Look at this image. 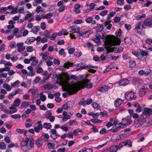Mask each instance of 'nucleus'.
<instances>
[{"mask_svg":"<svg viewBox=\"0 0 152 152\" xmlns=\"http://www.w3.org/2000/svg\"><path fill=\"white\" fill-rule=\"evenodd\" d=\"M57 79L56 83L62 86L64 91H66L69 94H72L77 92L80 89L86 86L87 88H91L92 87L91 83L88 84V81L85 80L81 82H77L71 84L68 83L70 79H74L75 76L74 75H70L66 72H63L61 74H54L53 76Z\"/></svg>","mask_w":152,"mask_h":152,"instance_id":"nucleus-1","label":"nucleus"},{"mask_svg":"<svg viewBox=\"0 0 152 152\" xmlns=\"http://www.w3.org/2000/svg\"><path fill=\"white\" fill-rule=\"evenodd\" d=\"M120 40L116 38L115 36L107 35L104 41L105 48L108 51L116 53L121 52L123 50L122 47L116 48L115 45H119L121 43Z\"/></svg>","mask_w":152,"mask_h":152,"instance_id":"nucleus-2","label":"nucleus"},{"mask_svg":"<svg viewBox=\"0 0 152 152\" xmlns=\"http://www.w3.org/2000/svg\"><path fill=\"white\" fill-rule=\"evenodd\" d=\"M23 145H22V148L27 149V150H31L33 148L34 146V141L32 140H29L28 138L26 139L23 142Z\"/></svg>","mask_w":152,"mask_h":152,"instance_id":"nucleus-3","label":"nucleus"},{"mask_svg":"<svg viewBox=\"0 0 152 152\" xmlns=\"http://www.w3.org/2000/svg\"><path fill=\"white\" fill-rule=\"evenodd\" d=\"M146 122V120L143 115H140L137 118V120L135 121L134 126L136 128L140 126Z\"/></svg>","mask_w":152,"mask_h":152,"instance_id":"nucleus-4","label":"nucleus"},{"mask_svg":"<svg viewBox=\"0 0 152 152\" xmlns=\"http://www.w3.org/2000/svg\"><path fill=\"white\" fill-rule=\"evenodd\" d=\"M81 33L79 34V36H82L84 38L88 37L89 35L91 34V31L90 30H87L86 27L83 26L81 28Z\"/></svg>","mask_w":152,"mask_h":152,"instance_id":"nucleus-5","label":"nucleus"},{"mask_svg":"<svg viewBox=\"0 0 152 152\" xmlns=\"http://www.w3.org/2000/svg\"><path fill=\"white\" fill-rule=\"evenodd\" d=\"M125 98L128 100H130L133 99H135L136 97L134 93L133 92H127L125 94Z\"/></svg>","mask_w":152,"mask_h":152,"instance_id":"nucleus-6","label":"nucleus"},{"mask_svg":"<svg viewBox=\"0 0 152 152\" xmlns=\"http://www.w3.org/2000/svg\"><path fill=\"white\" fill-rule=\"evenodd\" d=\"M151 114H152V109L148 108H145L141 115H143V116H145L146 117H147Z\"/></svg>","mask_w":152,"mask_h":152,"instance_id":"nucleus-7","label":"nucleus"},{"mask_svg":"<svg viewBox=\"0 0 152 152\" xmlns=\"http://www.w3.org/2000/svg\"><path fill=\"white\" fill-rule=\"evenodd\" d=\"M36 124H38L37 126H35L34 127V130L36 133H38L40 131L42 130L43 128V126L41 123V121H38L36 122Z\"/></svg>","mask_w":152,"mask_h":152,"instance_id":"nucleus-8","label":"nucleus"},{"mask_svg":"<svg viewBox=\"0 0 152 152\" xmlns=\"http://www.w3.org/2000/svg\"><path fill=\"white\" fill-rule=\"evenodd\" d=\"M152 25V20L151 18H149L145 21L144 23L142 25V28H146V26H151Z\"/></svg>","mask_w":152,"mask_h":152,"instance_id":"nucleus-9","label":"nucleus"},{"mask_svg":"<svg viewBox=\"0 0 152 152\" xmlns=\"http://www.w3.org/2000/svg\"><path fill=\"white\" fill-rule=\"evenodd\" d=\"M22 32L19 30L18 28H15L13 31L12 34L14 36H16V37L17 38H19L22 37Z\"/></svg>","mask_w":152,"mask_h":152,"instance_id":"nucleus-10","label":"nucleus"},{"mask_svg":"<svg viewBox=\"0 0 152 152\" xmlns=\"http://www.w3.org/2000/svg\"><path fill=\"white\" fill-rule=\"evenodd\" d=\"M17 46L18 48V50L19 52H21L23 51L25 47L24 46V43L23 42H18L17 44Z\"/></svg>","mask_w":152,"mask_h":152,"instance_id":"nucleus-11","label":"nucleus"},{"mask_svg":"<svg viewBox=\"0 0 152 152\" xmlns=\"http://www.w3.org/2000/svg\"><path fill=\"white\" fill-rule=\"evenodd\" d=\"M151 70L150 69H147L145 71L143 70H141L138 72L139 74L140 75H145L146 77L148 75L151 73Z\"/></svg>","mask_w":152,"mask_h":152,"instance_id":"nucleus-12","label":"nucleus"},{"mask_svg":"<svg viewBox=\"0 0 152 152\" xmlns=\"http://www.w3.org/2000/svg\"><path fill=\"white\" fill-rule=\"evenodd\" d=\"M45 117L47 119H49L51 122H53L55 119L54 116L52 115L51 112L49 111L47 112Z\"/></svg>","mask_w":152,"mask_h":152,"instance_id":"nucleus-13","label":"nucleus"},{"mask_svg":"<svg viewBox=\"0 0 152 152\" xmlns=\"http://www.w3.org/2000/svg\"><path fill=\"white\" fill-rule=\"evenodd\" d=\"M132 121L131 120V117H128L124 118L122 120V122L124 123L126 126L130 125L132 122Z\"/></svg>","mask_w":152,"mask_h":152,"instance_id":"nucleus-14","label":"nucleus"},{"mask_svg":"<svg viewBox=\"0 0 152 152\" xmlns=\"http://www.w3.org/2000/svg\"><path fill=\"white\" fill-rule=\"evenodd\" d=\"M107 52L103 56H101L100 59L101 60H107V61H109L110 60V58H111V56H110L108 55V54L110 52H111L108 51L107 50Z\"/></svg>","mask_w":152,"mask_h":152,"instance_id":"nucleus-15","label":"nucleus"},{"mask_svg":"<svg viewBox=\"0 0 152 152\" xmlns=\"http://www.w3.org/2000/svg\"><path fill=\"white\" fill-rule=\"evenodd\" d=\"M145 86H146V85L141 88L140 90L139 94L140 96H143L146 93L147 87H146Z\"/></svg>","mask_w":152,"mask_h":152,"instance_id":"nucleus-16","label":"nucleus"},{"mask_svg":"<svg viewBox=\"0 0 152 152\" xmlns=\"http://www.w3.org/2000/svg\"><path fill=\"white\" fill-rule=\"evenodd\" d=\"M62 115L63 116L62 120L64 122L66 121L70 118V116L68 115L66 111L64 112L63 113Z\"/></svg>","mask_w":152,"mask_h":152,"instance_id":"nucleus-17","label":"nucleus"},{"mask_svg":"<svg viewBox=\"0 0 152 152\" xmlns=\"http://www.w3.org/2000/svg\"><path fill=\"white\" fill-rule=\"evenodd\" d=\"M129 80L126 79H123L121 80L119 82V85L121 86H126L129 84Z\"/></svg>","mask_w":152,"mask_h":152,"instance_id":"nucleus-18","label":"nucleus"},{"mask_svg":"<svg viewBox=\"0 0 152 152\" xmlns=\"http://www.w3.org/2000/svg\"><path fill=\"white\" fill-rule=\"evenodd\" d=\"M118 148L116 145H112L109 149H107L108 152H116Z\"/></svg>","mask_w":152,"mask_h":152,"instance_id":"nucleus-19","label":"nucleus"},{"mask_svg":"<svg viewBox=\"0 0 152 152\" xmlns=\"http://www.w3.org/2000/svg\"><path fill=\"white\" fill-rule=\"evenodd\" d=\"M123 102V101L120 98H118L115 101V105L116 107H118L120 106Z\"/></svg>","mask_w":152,"mask_h":152,"instance_id":"nucleus-20","label":"nucleus"},{"mask_svg":"<svg viewBox=\"0 0 152 152\" xmlns=\"http://www.w3.org/2000/svg\"><path fill=\"white\" fill-rule=\"evenodd\" d=\"M40 29L39 26H34L33 28L31 29V31L34 34L37 35L38 32Z\"/></svg>","mask_w":152,"mask_h":152,"instance_id":"nucleus-21","label":"nucleus"},{"mask_svg":"<svg viewBox=\"0 0 152 152\" xmlns=\"http://www.w3.org/2000/svg\"><path fill=\"white\" fill-rule=\"evenodd\" d=\"M35 41V38L34 37L28 38L26 40L25 42L28 45L30 44Z\"/></svg>","mask_w":152,"mask_h":152,"instance_id":"nucleus-22","label":"nucleus"},{"mask_svg":"<svg viewBox=\"0 0 152 152\" xmlns=\"http://www.w3.org/2000/svg\"><path fill=\"white\" fill-rule=\"evenodd\" d=\"M9 109L10 110V114L15 113L17 111L16 107L13 105L9 107Z\"/></svg>","mask_w":152,"mask_h":152,"instance_id":"nucleus-23","label":"nucleus"},{"mask_svg":"<svg viewBox=\"0 0 152 152\" xmlns=\"http://www.w3.org/2000/svg\"><path fill=\"white\" fill-rule=\"evenodd\" d=\"M78 152H93V150L90 148L84 147L79 150Z\"/></svg>","mask_w":152,"mask_h":152,"instance_id":"nucleus-24","label":"nucleus"},{"mask_svg":"<svg viewBox=\"0 0 152 152\" xmlns=\"http://www.w3.org/2000/svg\"><path fill=\"white\" fill-rule=\"evenodd\" d=\"M98 67L96 66H92L91 65H89L88 71L90 72L94 73L96 72V70H95L94 69H96Z\"/></svg>","mask_w":152,"mask_h":152,"instance_id":"nucleus-25","label":"nucleus"},{"mask_svg":"<svg viewBox=\"0 0 152 152\" xmlns=\"http://www.w3.org/2000/svg\"><path fill=\"white\" fill-rule=\"evenodd\" d=\"M108 90L107 87L106 86L104 85L101 87L98 90V91L101 92H105L107 91Z\"/></svg>","mask_w":152,"mask_h":152,"instance_id":"nucleus-26","label":"nucleus"},{"mask_svg":"<svg viewBox=\"0 0 152 152\" xmlns=\"http://www.w3.org/2000/svg\"><path fill=\"white\" fill-rule=\"evenodd\" d=\"M51 131L52 133V134L55 135L54 137L52 136V135H51V137H52L53 139L56 138L57 137H58L60 136L59 135H58L57 134V132L56 129H52L51 130Z\"/></svg>","mask_w":152,"mask_h":152,"instance_id":"nucleus-27","label":"nucleus"},{"mask_svg":"<svg viewBox=\"0 0 152 152\" xmlns=\"http://www.w3.org/2000/svg\"><path fill=\"white\" fill-rule=\"evenodd\" d=\"M42 138L41 137L37 139V140L35 143L38 147H40L42 145Z\"/></svg>","mask_w":152,"mask_h":152,"instance_id":"nucleus-28","label":"nucleus"},{"mask_svg":"<svg viewBox=\"0 0 152 152\" xmlns=\"http://www.w3.org/2000/svg\"><path fill=\"white\" fill-rule=\"evenodd\" d=\"M49 55V53L46 52L44 53H41L40 56H42V58L43 60H45L48 59Z\"/></svg>","mask_w":152,"mask_h":152,"instance_id":"nucleus-29","label":"nucleus"},{"mask_svg":"<svg viewBox=\"0 0 152 152\" xmlns=\"http://www.w3.org/2000/svg\"><path fill=\"white\" fill-rule=\"evenodd\" d=\"M43 126L44 128L47 129H50L52 127V126L51 124L48 123H45L44 124Z\"/></svg>","mask_w":152,"mask_h":152,"instance_id":"nucleus-30","label":"nucleus"},{"mask_svg":"<svg viewBox=\"0 0 152 152\" xmlns=\"http://www.w3.org/2000/svg\"><path fill=\"white\" fill-rule=\"evenodd\" d=\"M30 103H31L30 102L23 101L21 103L20 106L22 108H26L28 106Z\"/></svg>","mask_w":152,"mask_h":152,"instance_id":"nucleus-31","label":"nucleus"},{"mask_svg":"<svg viewBox=\"0 0 152 152\" xmlns=\"http://www.w3.org/2000/svg\"><path fill=\"white\" fill-rule=\"evenodd\" d=\"M115 34L116 35V37H116V38H118L119 40V38L122 39L123 38V37L121 34V30L120 29H119L117 30L115 32Z\"/></svg>","mask_w":152,"mask_h":152,"instance_id":"nucleus-32","label":"nucleus"},{"mask_svg":"<svg viewBox=\"0 0 152 152\" xmlns=\"http://www.w3.org/2000/svg\"><path fill=\"white\" fill-rule=\"evenodd\" d=\"M38 90L37 89H35L31 92V94L33 95V97L34 99L36 98L38 96Z\"/></svg>","mask_w":152,"mask_h":152,"instance_id":"nucleus-33","label":"nucleus"},{"mask_svg":"<svg viewBox=\"0 0 152 152\" xmlns=\"http://www.w3.org/2000/svg\"><path fill=\"white\" fill-rule=\"evenodd\" d=\"M17 46V44L15 41L11 42H10L9 47L11 49L15 48Z\"/></svg>","mask_w":152,"mask_h":152,"instance_id":"nucleus-34","label":"nucleus"},{"mask_svg":"<svg viewBox=\"0 0 152 152\" xmlns=\"http://www.w3.org/2000/svg\"><path fill=\"white\" fill-rule=\"evenodd\" d=\"M44 86V89L47 90H50L53 88V86L51 84L45 85Z\"/></svg>","mask_w":152,"mask_h":152,"instance_id":"nucleus-35","label":"nucleus"},{"mask_svg":"<svg viewBox=\"0 0 152 152\" xmlns=\"http://www.w3.org/2000/svg\"><path fill=\"white\" fill-rule=\"evenodd\" d=\"M20 103V100L19 99L17 98L15 99L13 102V105L17 107L19 106Z\"/></svg>","mask_w":152,"mask_h":152,"instance_id":"nucleus-36","label":"nucleus"},{"mask_svg":"<svg viewBox=\"0 0 152 152\" xmlns=\"http://www.w3.org/2000/svg\"><path fill=\"white\" fill-rule=\"evenodd\" d=\"M53 15V13H50L46 14L45 15L42 17V18L49 19L52 17Z\"/></svg>","mask_w":152,"mask_h":152,"instance_id":"nucleus-37","label":"nucleus"},{"mask_svg":"<svg viewBox=\"0 0 152 152\" xmlns=\"http://www.w3.org/2000/svg\"><path fill=\"white\" fill-rule=\"evenodd\" d=\"M101 38V36L99 35H97L96 37V38L95 39H93V40L97 44H99L100 42V39Z\"/></svg>","mask_w":152,"mask_h":152,"instance_id":"nucleus-38","label":"nucleus"},{"mask_svg":"<svg viewBox=\"0 0 152 152\" xmlns=\"http://www.w3.org/2000/svg\"><path fill=\"white\" fill-rule=\"evenodd\" d=\"M73 63H70L69 62H67L64 64V67L65 68L67 69L69 68L70 67L72 66Z\"/></svg>","mask_w":152,"mask_h":152,"instance_id":"nucleus-39","label":"nucleus"},{"mask_svg":"<svg viewBox=\"0 0 152 152\" xmlns=\"http://www.w3.org/2000/svg\"><path fill=\"white\" fill-rule=\"evenodd\" d=\"M58 53L59 55L63 56L64 57L66 56V54L64 52V49L61 48L58 51Z\"/></svg>","mask_w":152,"mask_h":152,"instance_id":"nucleus-40","label":"nucleus"},{"mask_svg":"<svg viewBox=\"0 0 152 152\" xmlns=\"http://www.w3.org/2000/svg\"><path fill=\"white\" fill-rule=\"evenodd\" d=\"M69 126H73L74 125L76 126L78 125V123L75 120H72L69 121Z\"/></svg>","mask_w":152,"mask_h":152,"instance_id":"nucleus-41","label":"nucleus"},{"mask_svg":"<svg viewBox=\"0 0 152 152\" xmlns=\"http://www.w3.org/2000/svg\"><path fill=\"white\" fill-rule=\"evenodd\" d=\"M40 99L42 101L44 102L46 99V96L42 92H41L40 94Z\"/></svg>","mask_w":152,"mask_h":152,"instance_id":"nucleus-42","label":"nucleus"},{"mask_svg":"<svg viewBox=\"0 0 152 152\" xmlns=\"http://www.w3.org/2000/svg\"><path fill=\"white\" fill-rule=\"evenodd\" d=\"M132 54L136 57L139 58L140 57V50H137L132 52Z\"/></svg>","mask_w":152,"mask_h":152,"instance_id":"nucleus-43","label":"nucleus"},{"mask_svg":"<svg viewBox=\"0 0 152 152\" xmlns=\"http://www.w3.org/2000/svg\"><path fill=\"white\" fill-rule=\"evenodd\" d=\"M3 87L8 91H10L12 89V87L7 83L4 84L3 85Z\"/></svg>","mask_w":152,"mask_h":152,"instance_id":"nucleus-44","label":"nucleus"},{"mask_svg":"<svg viewBox=\"0 0 152 152\" xmlns=\"http://www.w3.org/2000/svg\"><path fill=\"white\" fill-rule=\"evenodd\" d=\"M62 107L63 110H66L69 109L71 107L69 105V103H67L63 105Z\"/></svg>","mask_w":152,"mask_h":152,"instance_id":"nucleus-45","label":"nucleus"},{"mask_svg":"<svg viewBox=\"0 0 152 152\" xmlns=\"http://www.w3.org/2000/svg\"><path fill=\"white\" fill-rule=\"evenodd\" d=\"M57 36V33L54 32L53 33L51 36H50V39L52 40H54Z\"/></svg>","mask_w":152,"mask_h":152,"instance_id":"nucleus-46","label":"nucleus"},{"mask_svg":"<svg viewBox=\"0 0 152 152\" xmlns=\"http://www.w3.org/2000/svg\"><path fill=\"white\" fill-rule=\"evenodd\" d=\"M16 131L19 133H23L25 135H26L27 133V131L24 129H16Z\"/></svg>","mask_w":152,"mask_h":152,"instance_id":"nucleus-47","label":"nucleus"},{"mask_svg":"<svg viewBox=\"0 0 152 152\" xmlns=\"http://www.w3.org/2000/svg\"><path fill=\"white\" fill-rule=\"evenodd\" d=\"M18 6H17L16 7L13 8L12 9V11L10 12L11 14H14L18 12Z\"/></svg>","mask_w":152,"mask_h":152,"instance_id":"nucleus-48","label":"nucleus"},{"mask_svg":"<svg viewBox=\"0 0 152 152\" xmlns=\"http://www.w3.org/2000/svg\"><path fill=\"white\" fill-rule=\"evenodd\" d=\"M43 36L47 38H50V33L48 30H45L43 33Z\"/></svg>","mask_w":152,"mask_h":152,"instance_id":"nucleus-49","label":"nucleus"},{"mask_svg":"<svg viewBox=\"0 0 152 152\" xmlns=\"http://www.w3.org/2000/svg\"><path fill=\"white\" fill-rule=\"evenodd\" d=\"M140 54L142 56H148V53L146 51H144L142 50H140Z\"/></svg>","mask_w":152,"mask_h":152,"instance_id":"nucleus-50","label":"nucleus"},{"mask_svg":"<svg viewBox=\"0 0 152 152\" xmlns=\"http://www.w3.org/2000/svg\"><path fill=\"white\" fill-rule=\"evenodd\" d=\"M10 68L8 67H5L4 68H0V73H2L4 71H10Z\"/></svg>","mask_w":152,"mask_h":152,"instance_id":"nucleus-51","label":"nucleus"},{"mask_svg":"<svg viewBox=\"0 0 152 152\" xmlns=\"http://www.w3.org/2000/svg\"><path fill=\"white\" fill-rule=\"evenodd\" d=\"M43 71V69L41 67H38L36 70V72L39 74L42 73Z\"/></svg>","mask_w":152,"mask_h":152,"instance_id":"nucleus-52","label":"nucleus"},{"mask_svg":"<svg viewBox=\"0 0 152 152\" xmlns=\"http://www.w3.org/2000/svg\"><path fill=\"white\" fill-rule=\"evenodd\" d=\"M40 27L42 29L44 30L46 28V26L45 23L44 22H42L40 23Z\"/></svg>","mask_w":152,"mask_h":152,"instance_id":"nucleus-53","label":"nucleus"},{"mask_svg":"<svg viewBox=\"0 0 152 152\" xmlns=\"http://www.w3.org/2000/svg\"><path fill=\"white\" fill-rule=\"evenodd\" d=\"M136 65L135 61L133 60H131L129 61V66L131 67H134Z\"/></svg>","mask_w":152,"mask_h":152,"instance_id":"nucleus-54","label":"nucleus"},{"mask_svg":"<svg viewBox=\"0 0 152 152\" xmlns=\"http://www.w3.org/2000/svg\"><path fill=\"white\" fill-rule=\"evenodd\" d=\"M41 79L39 76H37L34 80V84H37L40 81Z\"/></svg>","mask_w":152,"mask_h":152,"instance_id":"nucleus-55","label":"nucleus"},{"mask_svg":"<svg viewBox=\"0 0 152 152\" xmlns=\"http://www.w3.org/2000/svg\"><path fill=\"white\" fill-rule=\"evenodd\" d=\"M26 50L28 52L31 53L33 51L34 49L33 47L31 46H28L26 48Z\"/></svg>","mask_w":152,"mask_h":152,"instance_id":"nucleus-56","label":"nucleus"},{"mask_svg":"<svg viewBox=\"0 0 152 152\" xmlns=\"http://www.w3.org/2000/svg\"><path fill=\"white\" fill-rule=\"evenodd\" d=\"M0 148L1 149L5 150L6 149V145L3 142H0Z\"/></svg>","mask_w":152,"mask_h":152,"instance_id":"nucleus-57","label":"nucleus"},{"mask_svg":"<svg viewBox=\"0 0 152 152\" xmlns=\"http://www.w3.org/2000/svg\"><path fill=\"white\" fill-rule=\"evenodd\" d=\"M126 137V135L125 134H120L117 136V139L118 140H119L121 139L125 138Z\"/></svg>","mask_w":152,"mask_h":152,"instance_id":"nucleus-58","label":"nucleus"},{"mask_svg":"<svg viewBox=\"0 0 152 152\" xmlns=\"http://www.w3.org/2000/svg\"><path fill=\"white\" fill-rule=\"evenodd\" d=\"M24 7L22 6L18 7V12L20 13H23L24 12Z\"/></svg>","mask_w":152,"mask_h":152,"instance_id":"nucleus-59","label":"nucleus"},{"mask_svg":"<svg viewBox=\"0 0 152 152\" xmlns=\"http://www.w3.org/2000/svg\"><path fill=\"white\" fill-rule=\"evenodd\" d=\"M91 121L93 123H101L102 121V120L98 119H93L91 120Z\"/></svg>","mask_w":152,"mask_h":152,"instance_id":"nucleus-60","label":"nucleus"},{"mask_svg":"<svg viewBox=\"0 0 152 152\" xmlns=\"http://www.w3.org/2000/svg\"><path fill=\"white\" fill-rule=\"evenodd\" d=\"M107 26L106 28L108 30H110L112 27V25L109 23L108 22H106L105 23V26Z\"/></svg>","mask_w":152,"mask_h":152,"instance_id":"nucleus-61","label":"nucleus"},{"mask_svg":"<svg viewBox=\"0 0 152 152\" xmlns=\"http://www.w3.org/2000/svg\"><path fill=\"white\" fill-rule=\"evenodd\" d=\"M11 117L12 118L15 119L20 118V115L19 114H16L11 115Z\"/></svg>","mask_w":152,"mask_h":152,"instance_id":"nucleus-62","label":"nucleus"},{"mask_svg":"<svg viewBox=\"0 0 152 152\" xmlns=\"http://www.w3.org/2000/svg\"><path fill=\"white\" fill-rule=\"evenodd\" d=\"M118 126H119V128L120 129V128H125L126 125L123 122H122L119 123L118 124Z\"/></svg>","mask_w":152,"mask_h":152,"instance_id":"nucleus-63","label":"nucleus"},{"mask_svg":"<svg viewBox=\"0 0 152 152\" xmlns=\"http://www.w3.org/2000/svg\"><path fill=\"white\" fill-rule=\"evenodd\" d=\"M136 108V109L135 110V112L137 113H140L142 110V107L140 105L139 106L137 107Z\"/></svg>","mask_w":152,"mask_h":152,"instance_id":"nucleus-64","label":"nucleus"}]
</instances>
